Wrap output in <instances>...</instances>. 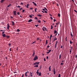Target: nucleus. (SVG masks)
I'll return each instance as SVG.
<instances>
[{"instance_id": "f257e3e1", "label": "nucleus", "mask_w": 77, "mask_h": 77, "mask_svg": "<svg viewBox=\"0 0 77 77\" xmlns=\"http://www.w3.org/2000/svg\"><path fill=\"white\" fill-rule=\"evenodd\" d=\"M38 59V56H37L36 55H35L34 59V60H37V59Z\"/></svg>"}, {"instance_id": "f03ea898", "label": "nucleus", "mask_w": 77, "mask_h": 77, "mask_svg": "<svg viewBox=\"0 0 77 77\" xmlns=\"http://www.w3.org/2000/svg\"><path fill=\"white\" fill-rule=\"evenodd\" d=\"M37 64L38 65H39V62H36L35 63H34V65H37Z\"/></svg>"}, {"instance_id": "7ed1b4c3", "label": "nucleus", "mask_w": 77, "mask_h": 77, "mask_svg": "<svg viewBox=\"0 0 77 77\" xmlns=\"http://www.w3.org/2000/svg\"><path fill=\"white\" fill-rule=\"evenodd\" d=\"M7 29L8 30H9V28L10 27V26H9V24L8 23L7 24Z\"/></svg>"}, {"instance_id": "20e7f679", "label": "nucleus", "mask_w": 77, "mask_h": 77, "mask_svg": "<svg viewBox=\"0 0 77 77\" xmlns=\"http://www.w3.org/2000/svg\"><path fill=\"white\" fill-rule=\"evenodd\" d=\"M14 16H15V15H17V14H16L17 11H14Z\"/></svg>"}, {"instance_id": "39448f33", "label": "nucleus", "mask_w": 77, "mask_h": 77, "mask_svg": "<svg viewBox=\"0 0 77 77\" xmlns=\"http://www.w3.org/2000/svg\"><path fill=\"white\" fill-rule=\"evenodd\" d=\"M48 51L47 52V54H48V53H50L51 52V50H48Z\"/></svg>"}, {"instance_id": "423d86ee", "label": "nucleus", "mask_w": 77, "mask_h": 77, "mask_svg": "<svg viewBox=\"0 0 77 77\" xmlns=\"http://www.w3.org/2000/svg\"><path fill=\"white\" fill-rule=\"evenodd\" d=\"M53 72H54V75L56 74V71H55V69L54 68L53 69Z\"/></svg>"}, {"instance_id": "0eeeda50", "label": "nucleus", "mask_w": 77, "mask_h": 77, "mask_svg": "<svg viewBox=\"0 0 77 77\" xmlns=\"http://www.w3.org/2000/svg\"><path fill=\"white\" fill-rule=\"evenodd\" d=\"M29 72L27 71L25 73V76L26 77H27V73H28V74H29Z\"/></svg>"}, {"instance_id": "6e6552de", "label": "nucleus", "mask_w": 77, "mask_h": 77, "mask_svg": "<svg viewBox=\"0 0 77 77\" xmlns=\"http://www.w3.org/2000/svg\"><path fill=\"white\" fill-rule=\"evenodd\" d=\"M32 21H33V20L32 19H30L28 20V22L29 23H30V22Z\"/></svg>"}, {"instance_id": "1a4fd4ad", "label": "nucleus", "mask_w": 77, "mask_h": 77, "mask_svg": "<svg viewBox=\"0 0 77 77\" xmlns=\"http://www.w3.org/2000/svg\"><path fill=\"white\" fill-rule=\"evenodd\" d=\"M12 26H14V25H15V23H14V21H12Z\"/></svg>"}, {"instance_id": "9d476101", "label": "nucleus", "mask_w": 77, "mask_h": 77, "mask_svg": "<svg viewBox=\"0 0 77 77\" xmlns=\"http://www.w3.org/2000/svg\"><path fill=\"white\" fill-rule=\"evenodd\" d=\"M51 66H50L49 67V71H51Z\"/></svg>"}, {"instance_id": "9b49d317", "label": "nucleus", "mask_w": 77, "mask_h": 77, "mask_svg": "<svg viewBox=\"0 0 77 77\" xmlns=\"http://www.w3.org/2000/svg\"><path fill=\"white\" fill-rule=\"evenodd\" d=\"M72 48V47H71V49H70V50L69 51V52H70V54H71Z\"/></svg>"}, {"instance_id": "f8f14e48", "label": "nucleus", "mask_w": 77, "mask_h": 77, "mask_svg": "<svg viewBox=\"0 0 77 77\" xmlns=\"http://www.w3.org/2000/svg\"><path fill=\"white\" fill-rule=\"evenodd\" d=\"M35 51H33V53L32 54V57H34V56H35Z\"/></svg>"}, {"instance_id": "ddd939ff", "label": "nucleus", "mask_w": 77, "mask_h": 77, "mask_svg": "<svg viewBox=\"0 0 77 77\" xmlns=\"http://www.w3.org/2000/svg\"><path fill=\"white\" fill-rule=\"evenodd\" d=\"M37 16H38V17H42V15L41 14H38L37 15Z\"/></svg>"}, {"instance_id": "4468645a", "label": "nucleus", "mask_w": 77, "mask_h": 77, "mask_svg": "<svg viewBox=\"0 0 77 77\" xmlns=\"http://www.w3.org/2000/svg\"><path fill=\"white\" fill-rule=\"evenodd\" d=\"M2 36H3V37H4V38H5V37L6 36V34H3L2 35Z\"/></svg>"}, {"instance_id": "2eb2a0df", "label": "nucleus", "mask_w": 77, "mask_h": 77, "mask_svg": "<svg viewBox=\"0 0 77 77\" xmlns=\"http://www.w3.org/2000/svg\"><path fill=\"white\" fill-rule=\"evenodd\" d=\"M5 0H1V3H3L4 2H5Z\"/></svg>"}, {"instance_id": "dca6fc26", "label": "nucleus", "mask_w": 77, "mask_h": 77, "mask_svg": "<svg viewBox=\"0 0 77 77\" xmlns=\"http://www.w3.org/2000/svg\"><path fill=\"white\" fill-rule=\"evenodd\" d=\"M17 32H20V29H17Z\"/></svg>"}, {"instance_id": "f3484780", "label": "nucleus", "mask_w": 77, "mask_h": 77, "mask_svg": "<svg viewBox=\"0 0 77 77\" xmlns=\"http://www.w3.org/2000/svg\"><path fill=\"white\" fill-rule=\"evenodd\" d=\"M34 67H37L38 68V65H36L35 66H34Z\"/></svg>"}, {"instance_id": "a211bd4d", "label": "nucleus", "mask_w": 77, "mask_h": 77, "mask_svg": "<svg viewBox=\"0 0 77 77\" xmlns=\"http://www.w3.org/2000/svg\"><path fill=\"white\" fill-rule=\"evenodd\" d=\"M57 33V31H56V30H54V34H55V33Z\"/></svg>"}, {"instance_id": "6ab92c4d", "label": "nucleus", "mask_w": 77, "mask_h": 77, "mask_svg": "<svg viewBox=\"0 0 77 77\" xmlns=\"http://www.w3.org/2000/svg\"><path fill=\"white\" fill-rule=\"evenodd\" d=\"M6 37L7 38H9V37H10V36H6Z\"/></svg>"}, {"instance_id": "aec40b11", "label": "nucleus", "mask_w": 77, "mask_h": 77, "mask_svg": "<svg viewBox=\"0 0 77 77\" xmlns=\"http://www.w3.org/2000/svg\"><path fill=\"white\" fill-rule=\"evenodd\" d=\"M58 17H60V14H58Z\"/></svg>"}, {"instance_id": "412c9836", "label": "nucleus", "mask_w": 77, "mask_h": 77, "mask_svg": "<svg viewBox=\"0 0 77 77\" xmlns=\"http://www.w3.org/2000/svg\"><path fill=\"white\" fill-rule=\"evenodd\" d=\"M61 58V54H60L59 56V59H60Z\"/></svg>"}, {"instance_id": "4be33fe9", "label": "nucleus", "mask_w": 77, "mask_h": 77, "mask_svg": "<svg viewBox=\"0 0 77 77\" xmlns=\"http://www.w3.org/2000/svg\"><path fill=\"white\" fill-rule=\"evenodd\" d=\"M70 34H71V35L72 36V38L73 36H72V32H70Z\"/></svg>"}, {"instance_id": "5701e85b", "label": "nucleus", "mask_w": 77, "mask_h": 77, "mask_svg": "<svg viewBox=\"0 0 77 77\" xmlns=\"http://www.w3.org/2000/svg\"><path fill=\"white\" fill-rule=\"evenodd\" d=\"M70 43L71 44H72L73 42H72L71 41V40H70Z\"/></svg>"}, {"instance_id": "b1692460", "label": "nucleus", "mask_w": 77, "mask_h": 77, "mask_svg": "<svg viewBox=\"0 0 77 77\" xmlns=\"http://www.w3.org/2000/svg\"><path fill=\"white\" fill-rule=\"evenodd\" d=\"M39 75H41V72H39Z\"/></svg>"}, {"instance_id": "393cba45", "label": "nucleus", "mask_w": 77, "mask_h": 77, "mask_svg": "<svg viewBox=\"0 0 77 77\" xmlns=\"http://www.w3.org/2000/svg\"><path fill=\"white\" fill-rule=\"evenodd\" d=\"M47 41H48L47 40H46V43H45L46 44H48V42H47Z\"/></svg>"}, {"instance_id": "a878e982", "label": "nucleus", "mask_w": 77, "mask_h": 77, "mask_svg": "<svg viewBox=\"0 0 77 77\" xmlns=\"http://www.w3.org/2000/svg\"><path fill=\"white\" fill-rule=\"evenodd\" d=\"M38 22L39 23H41V20H39L38 21Z\"/></svg>"}, {"instance_id": "bb28decb", "label": "nucleus", "mask_w": 77, "mask_h": 77, "mask_svg": "<svg viewBox=\"0 0 77 77\" xmlns=\"http://www.w3.org/2000/svg\"><path fill=\"white\" fill-rule=\"evenodd\" d=\"M29 17H30V18H32V15H30L29 16Z\"/></svg>"}, {"instance_id": "cd10ccee", "label": "nucleus", "mask_w": 77, "mask_h": 77, "mask_svg": "<svg viewBox=\"0 0 77 77\" xmlns=\"http://www.w3.org/2000/svg\"><path fill=\"white\" fill-rule=\"evenodd\" d=\"M32 72H30V75H32Z\"/></svg>"}, {"instance_id": "c85d7f7f", "label": "nucleus", "mask_w": 77, "mask_h": 77, "mask_svg": "<svg viewBox=\"0 0 77 77\" xmlns=\"http://www.w3.org/2000/svg\"><path fill=\"white\" fill-rule=\"evenodd\" d=\"M42 68V66H41L39 68V69H41V68Z\"/></svg>"}, {"instance_id": "c756f323", "label": "nucleus", "mask_w": 77, "mask_h": 77, "mask_svg": "<svg viewBox=\"0 0 77 77\" xmlns=\"http://www.w3.org/2000/svg\"><path fill=\"white\" fill-rule=\"evenodd\" d=\"M11 4H10L9 5H8V8H9V7L10 6H11Z\"/></svg>"}, {"instance_id": "7c9ffc66", "label": "nucleus", "mask_w": 77, "mask_h": 77, "mask_svg": "<svg viewBox=\"0 0 77 77\" xmlns=\"http://www.w3.org/2000/svg\"><path fill=\"white\" fill-rule=\"evenodd\" d=\"M51 29H53V26L51 25Z\"/></svg>"}, {"instance_id": "2f4dec72", "label": "nucleus", "mask_w": 77, "mask_h": 77, "mask_svg": "<svg viewBox=\"0 0 77 77\" xmlns=\"http://www.w3.org/2000/svg\"><path fill=\"white\" fill-rule=\"evenodd\" d=\"M5 31H3V32H2V34L3 35V34H4V33H5Z\"/></svg>"}, {"instance_id": "473e14b6", "label": "nucleus", "mask_w": 77, "mask_h": 77, "mask_svg": "<svg viewBox=\"0 0 77 77\" xmlns=\"http://www.w3.org/2000/svg\"><path fill=\"white\" fill-rule=\"evenodd\" d=\"M60 75H60V74H59V76H58V77H60Z\"/></svg>"}, {"instance_id": "72a5a7b5", "label": "nucleus", "mask_w": 77, "mask_h": 77, "mask_svg": "<svg viewBox=\"0 0 77 77\" xmlns=\"http://www.w3.org/2000/svg\"><path fill=\"white\" fill-rule=\"evenodd\" d=\"M35 26H36V27H37L38 26V25H35Z\"/></svg>"}, {"instance_id": "f704fd0d", "label": "nucleus", "mask_w": 77, "mask_h": 77, "mask_svg": "<svg viewBox=\"0 0 77 77\" xmlns=\"http://www.w3.org/2000/svg\"><path fill=\"white\" fill-rule=\"evenodd\" d=\"M57 38H55V39H54V41H55V40H57Z\"/></svg>"}, {"instance_id": "c9c22d12", "label": "nucleus", "mask_w": 77, "mask_h": 77, "mask_svg": "<svg viewBox=\"0 0 77 77\" xmlns=\"http://www.w3.org/2000/svg\"><path fill=\"white\" fill-rule=\"evenodd\" d=\"M36 73H37V75H38L39 74V72H37Z\"/></svg>"}, {"instance_id": "e433bc0d", "label": "nucleus", "mask_w": 77, "mask_h": 77, "mask_svg": "<svg viewBox=\"0 0 77 77\" xmlns=\"http://www.w3.org/2000/svg\"><path fill=\"white\" fill-rule=\"evenodd\" d=\"M63 63H61V64H60V65H63Z\"/></svg>"}, {"instance_id": "4c0bfd02", "label": "nucleus", "mask_w": 77, "mask_h": 77, "mask_svg": "<svg viewBox=\"0 0 77 77\" xmlns=\"http://www.w3.org/2000/svg\"><path fill=\"white\" fill-rule=\"evenodd\" d=\"M45 10H46V11H48V10H47V8H45Z\"/></svg>"}, {"instance_id": "58836bf2", "label": "nucleus", "mask_w": 77, "mask_h": 77, "mask_svg": "<svg viewBox=\"0 0 77 77\" xmlns=\"http://www.w3.org/2000/svg\"><path fill=\"white\" fill-rule=\"evenodd\" d=\"M44 61H45H45H46V60H45V58H44Z\"/></svg>"}, {"instance_id": "ea45409f", "label": "nucleus", "mask_w": 77, "mask_h": 77, "mask_svg": "<svg viewBox=\"0 0 77 77\" xmlns=\"http://www.w3.org/2000/svg\"><path fill=\"white\" fill-rule=\"evenodd\" d=\"M24 74H23L22 75V77H24Z\"/></svg>"}, {"instance_id": "a19ab883", "label": "nucleus", "mask_w": 77, "mask_h": 77, "mask_svg": "<svg viewBox=\"0 0 77 77\" xmlns=\"http://www.w3.org/2000/svg\"><path fill=\"white\" fill-rule=\"evenodd\" d=\"M74 12H77V11H76V10H74Z\"/></svg>"}, {"instance_id": "79ce46f5", "label": "nucleus", "mask_w": 77, "mask_h": 77, "mask_svg": "<svg viewBox=\"0 0 77 77\" xmlns=\"http://www.w3.org/2000/svg\"><path fill=\"white\" fill-rule=\"evenodd\" d=\"M56 21V20L55 19H54V22H55Z\"/></svg>"}, {"instance_id": "37998d69", "label": "nucleus", "mask_w": 77, "mask_h": 77, "mask_svg": "<svg viewBox=\"0 0 77 77\" xmlns=\"http://www.w3.org/2000/svg\"><path fill=\"white\" fill-rule=\"evenodd\" d=\"M45 13H46V14L47 13V11H45Z\"/></svg>"}, {"instance_id": "c03bdc74", "label": "nucleus", "mask_w": 77, "mask_h": 77, "mask_svg": "<svg viewBox=\"0 0 77 77\" xmlns=\"http://www.w3.org/2000/svg\"><path fill=\"white\" fill-rule=\"evenodd\" d=\"M34 5H35V6H36V3H34Z\"/></svg>"}, {"instance_id": "a18cd8bd", "label": "nucleus", "mask_w": 77, "mask_h": 77, "mask_svg": "<svg viewBox=\"0 0 77 77\" xmlns=\"http://www.w3.org/2000/svg\"><path fill=\"white\" fill-rule=\"evenodd\" d=\"M9 46H11V43H9Z\"/></svg>"}, {"instance_id": "49530a36", "label": "nucleus", "mask_w": 77, "mask_h": 77, "mask_svg": "<svg viewBox=\"0 0 77 77\" xmlns=\"http://www.w3.org/2000/svg\"><path fill=\"white\" fill-rule=\"evenodd\" d=\"M35 20H37L38 19V18H37V17H35Z\"/></svg>"}, {"instance_id": "de8ad7c7", "label": "nucleus", "mask_w": 77, "mask_h": 77, "mask_svg": "<svg viewBox=\"0 0 77 77\" xmlns=\"http://www.w3.org/2000/svg\"><path fill=\"white\" fill-rule=\"evenodd\" d=\"M24 11H25V10H23L22 12H24Z\"/></svg>"}, {"instance_id": "09e8293b", "label": "nucleus", "mask_w": 77, "mask_h": 77, "mask_svg": "<svg viewBox=\"0 0 77 77\" xmlns=\"http://www.w3.org/2000/svg\"><path fill=\"white\" fill-rule=\"evenodd\" d=\"M46 58L47 59H48V56H47Z\"/></svg>"}, {"instance_id": "8fccbe9b", "label": "nucleus", "mask_w": 77, "mask_h": 77, "mask_svg": "<svg viewBox=\"0 0 77 77\" xmlns=\"http://www.w3.org/2000/svg\"><path fill=\"white\" fill-rule=\"evenodd\" d=\"M36 42H33L32 44H34Z\"/></svg>"}, {"instance_id": "3c124183", "label": "nucleus", "mask_w": 77, "mask_h": 77, "mask_svg": "<svg viewBox=\"0 0 77 77\" xmlns=\"http://www.w3.org/2000/svg\"><path fill=\"white\" fill-rule=\"evenodd\" d=\"M45 30H46V31H47V28H45Z\"/></svg>"}, {"instance_id": "603ef678", "label": "nucleus", "mask_w": 77, "mask_h": 77, "mask_svg": "<svg viewBox=\"0 0 77 77\" xmlns=\"http://www.w3.org/2000/svg\"><path fill=\"white\" fill-rule=\"evenodd\" d=\"M20 3L22 5H23V3L22 2H21Z\"/></svg>"}, {"instance_id": "864d4df0", "label": "nucleus", "mask_w": 77, "mask_h": 77, "mask_svg": "<svg viewBox=\"0 0 77 77\" xmlns=\"http://www.w3.org/2000/svg\"><path fill=\"white\" fill-rule=\"evenodd\" d=\"M42 29L43 31H45V29L44 28H42Z\"/></svg>"}, {"instance_id": "5fc2aeb1", "label": "nucleus", "mask_w": 77, "mask_h": 77, "mask_svg": "<svg viewBox=\"0 0 77 77\" xmlns=\"http://www.w3.org/2000/svg\"><path fill=\"white\" fill-rule=\"evenodd\" d=\"M51 37H52V35H51L50 38H51Z\"/></svg>"}, {"instance_id": "6e6d98bb", "label": "nucleus", "mask_w": 77, "mask_h": 77, "mask_svg": "<svg viewBox=\"0 0 77 77\" xmlns=\"http://www.w3.org/2000/svg\"><path fill=\"white\" fill-rule=\"evenodd\" d=\"M22 9H23V8H21L20 9V10H22Z\"/></svg>"}, {"instance_id": "4d7b16f0", "label": "nucleus", "mask_w": 77, "mask_h": 77, "mask_svg": "<svg viewBox=\"0 0 77 77\" xmlns=\"http://www.w3.org/2000/svg\"><path fill=\"white\" fill-rule=\"evenodd\" d=\"M17 14H18V15H20V12H18L17 13Z\"/></svg>"}, {"instance_id": "13d9d810", "label": "nucleus", "mask_w": 77, "mask_h": 77, "mask_svg": "<svg viewBox=\"0 0 77 77\" xmlns=\"http://www.w3.org/2000/svg\"><path fill=\"white\" fill-rule=\"evenodd\" d=\"M50 18L51 19V20H53V18H52L51 17H50Z\"/></svg>"}, {"instance_id": "bf43d9fd", "label": "nucleus", "mask_w": 77, "mask_h": 77, "mask_svg": "<svg viewBox=\"0 0 77 77\" xmlns=\"http://www.w3.org/2000/svg\"><path fill=\"white\" fill-rule=\"evenodd\" d=\"M42 10H43V11H45V9H43Z\"/></svg>"}, {"instance_id": "052dcab7", "label": "nucleus", "mask_w": 77, "mask_h": 77, "mask_svg": "<svg viewBox=\"0 0 77 77\" xmlns=\"http://www.w3.org/2000/svg\"><path fill=\"white\" fill-rule=\"evenodd\" d=\"M56 47H57V45L55 44V48H56Z\"/></svg>"}, {"instance_id": "680f3d73", "label": "nucleus", "mask_w": 77, "mask_h": 77, "mask_svg": "<svg viewBox=\"0 0 77 77\" xmlns=\"http://www.w3.org/2000/svg\"><path fill=\"white\" fill-rule=\"evenodd\" d=\"M18 48L17 47V51H18Z\"/></svg>"}, {"instance_id": "e2e57ef3", "label": "nucleus", "mask_w": 77, "mask_h": 77, "mask_svg": "<svg viewBox=\"0 0 77 77\" xmlns=\"http://www.w3.org/2000/svg\"><path fill=\"white\" fill-rule=\"evenodd\" d=\"M75 57H76V58H77V54L75 56Z\"/></svg>"}, {"instance_id": "0e129e2a", "label": "nucleus", "mask_w": 77, "mask_h": 77, "mask_svg": "<svg viewBox=\"0 0 77 77\" xmlns=\"http://www.w3.org/2000/svg\"><path fill=\"white\" fill-rule=\"evenodd\" d=\"M49 45L47 47V48H49Z\"/></svg>"}, {"instance_id": "69168bd1", "label": "nucleus", "mask_w": 77, "mask_h": 77, "mask_svg": "<svg viewBox=\"0 0 77 77\" xmlns=\"http://www.w3.org/2000/svg\"><path fill=\"white\" fill-rule=\"evenodd\" d=\"M30 9H33V8H30Z\"/></svg>"}, {"instance_id": "338daca9", "label": "nucleus", "mask_w": 77, "mask_h": 77, "mask_svg": "<svg viewBox=\"0 0 77 77\" xmlns=\"http://www.w3.org/2000/svg\"><path fill=\"white\" fill-rule=\"evenodd\" d=\"M17 7H18V8H21V6H18Z\"/></svg>"}, {"instance_id": "774afa93", "label": "nucleus", "mask_w": 77, "mask_h": 77, "mask_svg": "<svg viewBox=\"0 0 77 77\" xmlns=\"http://www.w3.org/2000/svg\"><path fill=\"white\" fill-rule=\"evenodd\" d=\"M29 6V4H27V6Z\"/></svg>"}]
</instances>
